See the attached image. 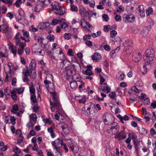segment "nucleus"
Segmentation results:
<instances>
[{
  "label": "nucleus",
  "instance_id": "obj_42",
  "mask_svg": "<svg viewBox=\"0 0 156 156\" xmlns=\"http://www.w3.org/2000/svg\"><path fill=\"white\" fill-rule=\"evenodd\" d=\"M22 3L21 0H16V2L14 3V5L16 7H19Z\"/></svg>",
  "mask_w": 156,
  "mask_h": 156
},
{
  "label": "nucleus",
  "instance_id": "obj_62",
  "mask_svg": "<svg viewBox=\"0 0 156 156\" xmlns=\"http://www.w3.org/2000/svg\"><path fill=\"white\" fill-rule=\"evenodd\" d=\"M67 74L68 76H70L72 74H73V71L71 70L70 69H66Z\"/></svg>",
  "mask_w": 156,
  "mask_h": 156
},
{
  "label": "nucleus",
  "instance_id": "obj_22",
  "mask_svg": "<svg viewBox=\"0 0 156 156\" xmlns=\"http://www.w3.org/2000/svg\"><path fill=\"white\" fill-rule=\"evenodd\" d=\"M49 24L48 22L43 23L40 24V26L41 27L40 28L42 29H44L49 27Z\"/></svg>",
  "mask_w": 156,
  "mask_h": 156
},
{
  "label": "nucleus",
  "instance_id": "obj_27",
  "mask_svg": "<svg viewBox=\"0 0 156 156\" xmlns=\"http://www.w3.org/2000/svg\"><path fill=\"white\" fill-rule=\"evenodd\" d=\"M16 93H17L15 92V91L13 89L11 92L12 98L13 100H17Z\"/></svg>",
  "mask_w": 156,
  "mask_h": 156
},
{
  "label": "nucleus",
  "instance_id": "obj_55",
  "mask_svg": "<svg viewBox=\"0 0 156 156\" xmlns=\"http://www.w3.org/2000/svg\"><path fill=\"white\" fill-rule=\"evenodd\" d=\"M43 120L45 124L48 123L49 124H51L52 123V121L50 119H43Z\"/></svg>",
  "mask_w": 156,
  "mask_h": 156
},
{
  "label": "nucleus",
  "instance_id": "obj_21",
  "mask_svg": "<svg viewBox=\"0 0 156 156\" xmlns=\"http://www.w3.org/2000/svg\"><path fill=\"white\" fill-rule=\"evenodd\" d=\"M1 30H2V32L3 33H7L10 29L7 25H2V26H1Z\"/></svg>",
  "mask_w": 156,
  "mask_h": 156
},
{
  "label": "nucleus",
  "instance_id": "obj_47",
  "mask_svg": "<svg viewBox=\"0 0 156 156\" xmlns=\"http://www.w3.org/2000/svg\"><path fill=\"white\" fill-rule=\"evenodd\" d=\"M30 119H32L33 121H35L37 120V116L35 114H32L30 115Z\"/></svg>",
  "mask_w": 156,
  "mask_h": 156
},
{
  "label": "nucleus",
  "instance_id": "obj_26",
  "mask_svg": "<svg viewBox=\"0 0 156 156\" xmlns=\"http://www.w3.org/2000/svg\"><path fill=\"white\" fill-rule=\"evenodd\" d=\"M30 100L31 101V103L32 104L37 103V100L36 98V96L34 95H30Z\"/></svg>",
  "mask_w": 156,
  "mask_h": 156
},
{
  "label": "nucleus",
  "instance_id": "obj_17",
  "mask_svg": "<svg viewBox=\"0 0 156 156\" xmlns=\"http://www.w3.org/2000/svg\"><path fill=\"white\" fill-rule=\"evenodd\" d=\"M71 64L75 70H77L80 68V64L76 60L72 59Z\"/></svg>",
  "mask_w": 156,
  "mask_h": 156
},
{
  "label": "nucleus",
  "instance_id": "obj_45",
  "mask_svg": "<svg viewBox=\"0 0 156 156\" xmlns=\"http://www.w3.org/2000/svg\"><path fill=\"white\" fill-rule=\"evenodd\" d=\"M117 34V32L115 30L111 31L110 36L112 38H114Z\"/></svg>",
  "mask_w": 156,
  "mask_h": 156
},
{
  "label": "nucleus",
  "instance_id": "obj_16",
  "mask_svg": "<svg viewBox=\"0 0 156 156\" xmlns=\"http://www.w3.org/2000/svg\"><path fill=\"white\" fill-rule=\"evenodd\" d=\"M92 58L94 62H97L101 60V57L98 53L96 52L92 56Z\"/></svg>",
  "mask_w": 156,
  "mask_h": 156
},
{
  "label": "nucleus",
  "instance_id": "obj_5",
  "mask_svg": "<svg viewBox=\"0 0 156 156\" xmlns=\"http://www.w3.org/2000/svg\"><path fill=\"white\" fill-rule=\"evenodd\" d=\"M123 20L126 23H133L135 20V17L134 15L131 13L125 14L123 15Z\"/></svg>",
  "mask_w": 156,
  "mask_h": 156
},
{
  "label": "nucleus",
  "instance_id": "obj_29",
  "mask_svg": "<svg viewBox=\"0 0 156 156\" xmlns=\"http://www.w3.org/2000/svg\"><path fill=\"white\" fill-rule=\"evenodd\" d=\"M88 22L83 19H82L80 21L81 25L83 27H86Z\"/></svg>",
  "mask_w": 156,
  "mask_h": 156
},
{
  "label": "nucleus",
  "instance_id": "obj_40",
  "mask_svg": "<svg viewBox=\"0 0 156 156\" xmlns=\"http://www.w3.org/2000/svg\"><path fill=\"white\" fill-rule=\"evenodd\" d=\"M48 131L51 134V136H55V133L53 132V128L52 127H50L48 129Z\"/></svg>",
  "mask_w": 156,
  "mask_h": 156
},
{
  "label": "nucleus",
  "instance_id": "obj_31",
  "mask_svg": "<svg viewBox=\"0 0 156 156\" xmlns=\"http://www.w3.org/2000/svg\"><path fill=\"white\" fill-rule=\"evenodd\" d=\"M114 14L115 15V20L116 21H121V16L120 15H118L116 12H114Z\"/></svg>",
  "mask_w": 156,
  "mask_h": 156
},
{
  "label": "nucleus",
  "instance_id": "obj_36",
  "mask_svg": "<svg viewBox=\"0 0 156 156\" xmlns=\"http://www.w3.org/2000/svg\"><path fill=\"white\" fill-rule=\"evenodd\" d=\"M24 48H19L18 49V54L20 55H22L23 52L24 50Z\"/></svg>",
  "mask_w": 156,
  "mask_h": 156
},
{
  "label": "nucleus",
  "instance_id": "obj_7",
  "mask_svg": "<svg viewBox=\"0 0 156 156\" xmlns=\"http://www.w3.org/2000/svg\"><path fill=\"white\" fill-rule=\"evenodd\" d=\"M36 65V61L35 59H32L30 64L29 67L31 71L30 73H33L32 76L33 78H35L36 76V73L35 70Z\"/></svg>",
  "mask_w": 156,
  "mask_h": 156
},
{
  "label": "nucleus",
  "instance_id": "obj_3",
  "mask_svg": "<svg viewBox=\"0 0 156 156\" xmlns=\"http://www.w3.org/2000/svg\"><path fill=\"white\" fill-rule=\"evenodd\" d=\"M32 52L36 55L44 56V52L43 50L40 45L36 44L33 45L32 47Z\"/></svg>",
  "mask_w": 156,
  "mask_h": 156
},
{
  "label": "nucleus",
  "instance_id": "obj_8",
  "mask_svg": "<svg viewBox=\"0 0 156 156\" xmlns=\"http://www.w3.org/2000/svg\"><path fill=\"white\" fill-rule=\"evenodd\" d=\"M19 33H17L15 36L14 39L16 45L18 46L19 48L24 47L26 45V43L25 42H23L20 41V37H19Z\"/></svg>",
  "mask_w": 156,
  "mask_h": 156
},
{
  "label": "nucleus",
  "instance_id": "obj_1",
  "mask_svg": "<svg viewBox=\"0 0 156 156\" xmlns=\"http://www.w3.org/2000/svg\"><path fill=\"white\" fill-rule=\"evenodd\" d=\"M154 55V51L152 48H149L147 49L145 52L144 61L147 65L152 64L156 63Z\"/></svg>",
  "mask_w": 156,
  "mask_h": 156
},
{
  "label": "nucleus",
  "instance_id": "obj_25",
  "mask_svg": "<svg viewBox=\"0 0 156 156\" xmlns=\"http://www.w3.org/2000/svg\"><path fill=\"white\" fill-rule=\"evenodd\" d=\"M13 90L15 91L16 93L20 94L23 92L24 89L23 87H21L19 89L16 88L13 89Z\"/></svg>",
  "mask_w": 156,
  "mask_h": 156
},
{
  "label": "nucleus",
  "instance_id": "obj_18",
  "mask_svg": "<svg viewBox=\"0 0 156 156\" xmlns=\"http://www.w3.org/2000/svg\"><path fill=\"white\" fill-rule=\"evenodd\" d=\"M151 29V27L150 26H148L146 28L143 29L141 32V35L143 36L147 35Z\"/></svg>",
  "mask_w": 156,
  "mask_h": 156
},
{
  "label": "nucleus",
  "instance_id": "obj_59",
  "mask_svg": "<svg viewBox=\"0 0 156 156\" xmlns=\"http://www.w3.org/2000/svg\"><path fill=\"white\" fill-rule=\"evenodd\" d=\"M136 85L137 86L141 87L143 86V83L142 81L140 79H138L136 83Z\"/></svg>",
  "mask_w": 156,
  "mask_h": 156
},
{
  "label": "nucleus",
  "instance_id": "obj_50",
  "mask_svg": "<svg viewBox=\"0 0 156 156\" xmlns=\"http://www.w3.org/2000/svg\"><path fill=\"white\" fill-rule=\"evenodd\" d=\"M71 35L69 33H66L64 34V37L67 40H69L71 38Z\"/></svg>",
  "mask_w": 156,
  "mask_h": 156
},
{
  "label": "nucleus",
  "instance_id": "obj_58",
  "mask_svg": "<svg viewBox=\"0 0 156 156\" xmlns=\"http://www.w3.org/2000/svg\"><path fill=\"white\" fill-rule=\"evenodd\" d=\"M50 108L51 109V111L52 112H54L55 111V108H56L54 106V103H52L51 102V101L50 100Z\"/></svg>",
  "mask_w": 156,
  "mask_h": 156
},
{
  "label": "nucleus",
  "instance_id": "obj_37",
  "mask_svg": "<svg viewBox=\"0 0 156 156\" xmlns=\"http://www.w3.org/2000/svg\"><path fill=\"white\" fill-rule=\"evenodd\" d=\"M13 149V152L16 154H19L21 152L20 149L17 146L14 147Z\"/></svg>",
  "mask_w": 156,
  "mask_h": 156
},
{
  "label": "nucleus",
  "instance_id": "obj_48",
  "mask_svg": "<svg viewBox=\"0 0 156 156\" xmlns=\"http://www.w3.org/2000/svg\"><path fill=\"white\" fill-rule=\"evenodd\" d=\"M91 35L90 34H88L87 35H86L83 37V39L84 41H86L87 39H90L91 38Z\"/></svg>",
  "mask_w": 156,
  "mask_h": 156
},
{
  "label": "nucleus",
  "instance_id": "obj_6",
  "mask_svg": "<svg viewBox=\"0 0 156 156\" xmlns=\"http://www.w3.org/2000/svg\"><path fill=\"white\" fill-rule=\"evenodd\" d=\"M50 93L52 95V98L53 100L54 106L55 107L56 109L60 110L61 109V105L59 103L58 99L56 98V94L54 92H51Z\"/></svg>",
  "mask_w": 156,
  "mask_h": 156
},
{
  "label": "nucleus",
  "instance_id": "obj_2",
  "mask_svg": "<svg viewBox=\"0 0 156 156\" xmlns=\"http://www.w3.org/2000/svg\"><path fill=\"white\" fill-rule=\"evenodd\" d=\"M52 9L51 11H53L54 14L57 15H63L65 11L63 10L61 5L58 2H54L52 3L51 5Z\"/></svg>",
  "mask_w": 156,
  "mask_h": 156
},
{
  "label": "nucleus",
  "instance_id": "obj_49",
  "mask_svg": "<svg viewBox=\"0 0 156 156\" xmlns=\"http://www.w3.org/2000/svg\"><path fill=\"white\" fill-rule=\"evenodd\" d=\"M86 101V98L85 96H83V98L79 100L80 103L85 104Z\"/></svg>",
  "mask_w": 156,
  "mask_h": 156
},
{
  "label": "nucleus",
  "instance_id": "obj_10",
  "mask_svg": "<svg viewBox=\"0 0 156 156\" xmlns=\"http://www.w3.org/2000/svg\"><path fill=\"white\" fill-rule=\"evenodd\" d=\"M52 145L54 147V148L60 149L64 143L62 140L59 138L55 140L51 143Z\"/></svg>",
  "mask_w": 156,
  "mask_h": 156
},
{
  "label": "nucleus",
  "instance_id": "obj_51",
  "mask_svg": "<svg viewBox=\"0 0 156 156\" xmlns=\"http://www.w3.org/2000/svg\"><path fill=\"white\" fill-rule=\"evenodd\" d=\"M109 19V17L107 15L105 14L103 15L102 19L104 21L107 22L108 20Z\"/></svg>",
  "mask_w": 156,
  "mask_h": 156
},
{
  "label": "nucleus",
  "instance_id": "obj_33",
  "mask_svg": "<svg viewBox=\"0 0 156 156\" xmlns=\"http://www.w3.org/2000/svg\"><path fill=\"white\" fill-rule=\"evenodd\" d=\"M83 73L86 75H88L89 76L92 75L93 74L92 72L91 71L86 70H83L82 72Z\"/></svg>",
  "mask_w": 156,
  "mask_h": 156
},
{
  "label": "nucleus",
  "instance_id": "obj_23",
  "mask_svg": "<svg viewBox=\"0 0 156 156\" xmlns=\"http://www.w3.org/2000/svg\"><path fill=\"white\" fill-rule=\"evenodd\" d=\"M9 48L10 51H11L13 55L15 56L16 55L17 53L16 47V46L13 45Z\"/></svg>",
  "mask_w": 156,
  "mask_h": 156
},
{
  "label": "nucleus",
  "instance_id": "obj_13",
  "mask_svg": "<svg viewBox=\"0 0 156 156\" xmlns=\"http://www.w3.org/2000/svg\"><path fill=\"white\" fill-rule=\"evenodd\" d=\"M137 10L138 12L140 13V16L141 17H143L145 16V11L146 10L145 7L143 5L139 6Z\"/></svg>",
  "mask_w": 156,
  "mask_h": 156
},
{
  "label": "nucleus",
  "instance_id": "obj_38",
  "mask_svg": "<svg viewBox=\"0 0 156 156\" xmlns=\"http://www.w3.org/2000/svg\"><path fill=\"white\" fill-rule=\"evenodd\" d=\"M53 79L52 76L51 74L49 73L47 74L46 76V79L48 81L51 82V80H53Z\"/></svg>",
  "mask_w": 156,
  "mask_h": 156
},
{
  "label": "nucleus",
  "instance_id": "obj_64",
  "mask_svg": "<svg viewBox=\"0 0 156 156\" xmlns=\"http://www.w3.org/2000/svg\"><path fill=\"white\" fill-rule=\"evenodd\" d=\"M150 107L151 108L153 109L156 108V102L155 101L151 103Z\"/></svg>",
  "mask_w": 156,
  "mask_h": 156
},
{
  "label": "nucleus",
  "instance_id": "obj_56",
  "mask_svg": "<svg viewBox=\"0 0 156 156\" xmlns=\"http://www.w3.org/2000/svg\"><path fill=\"white\" fill-rule=\"evenodd\" d=\"M110 26L109 25H105L104 26V30L105 32H108L110 29Z\"/></svg>",
  "mask_w": 156,
  "mask_h": 156
},
{
  "label": "nucleus",
  "instance_id": "obj_39",
  "mask_svg": "<svg viewBox=\"0 0 156 156\" xmlns=\"http://www.w3.org/2000/svg\"><path fill=\"white\" fill-rule=\"evenodd\" d=\"M18 110V105L15 104L13 106V108L12 110V112L13 113H15Z\"/></svg>",
  "mask_w": 156,
  "mask_h": 156
},
{
  "label": "nucleus",
  "instance_id": "obj_28",
  "mask_svg": "<svg viewBox=\"0 0 156 156\" xmlns=\"http://www.w3.org/2000/svg\"><path fill=\"white\" fill-rule=\"evenodd\" d=\"M139 133L143 135H145L147 133V130L144 128H142L139 130Z\"/></svg>",
  "mask_w": 156,
  "mask_h": 156
},
{
  "label": "nucleus",
  "instance_id": "obj_4",
  "mask_svg": "<svg viewBox=\"0 0 156 156\" xmlns=\"http://www.w3.org/2000/svg\"><path fill=\"white\" fill-rule=\"evenodd\" d=\"M59 54L62 57V58L61 57L60 59L62 60V62L63 64V67L65 69H68V67L70 65V63L69 61L68 60L65 56L64 53L61 51H60L59 52Z\"/></svg>",
  "mask_w": 156,
  "mask_h": 156
},
{
  "label": "nucleus",
  "instance_id": "obj_20",
  "mask_svg": "<svg viewBox=\"0 0 156 156\" xmlns=\"http://www.w3.org/2000/svg\"><path fill=\"white\" fill-rule=\"evenodd\" d=\"M64 19L63 18L59 20L54 19L52 20L51 22V25L54 26L55 25L58 23L61 22Z\"/></svg>",
  "mask_w": 156,
  "mask_h": 156
},
{
  "label": "nucleus",
  "instance_id": "obj_54",
  "mask_svg": "<svg viewBox=\"0 0 156 156\" xmlns=\"http://www.w3.org/2000/svg\"><path fill=\"white\" fill-rule=\"evenodd\" d=\"M10 123H11L12 125H14L15 124V120L16 119L13 116L10 117Z\"/></svg>",
  "mask_w": 156,
  "mask_h": 156
},
{
  "label": "nucleus",
  "instance_id": "obj_43",
  "mask_svg": "<svg viewBox=\"0 0 156 156\" xmlns=\"http://www.w3.org/2000/svg\"><path fill=\"white\" fill-rule=\"evenodd\" d=\"M23 36L27 38H28L29 37V33L28 31H26L25 30H22Z\"/></svg>",
  "mask_w": 156,
  "mask_h": 156
},
{
  "label": "nucleus",
  "instance_id": "obj_60",
  "mask_svg": "<svg viewBox=\"0 0 156 156\" xmlns=\"http://www.w3.org/2000/svg\"><path fill=\"white\" fill-rule=\"evenodd\" d=\"M131 89L133 91H134L135 92H136L137 93H138L140 92V90L138 89L137 87H136L135 86H133L132 88Z\"/></svg>",
  "mask_w": 156,
  "mask_h": 156
},
{
  "label": "nucleus",
  "instance_id": "obj_34",
  "mask_svg": "<svg viewBox=\"0 0 156 156\" xmlns=\"http://www.w3.org/2000/svg\"><path fill=\"white\" fill-rule=\"evenodd\" d=\"M29 89L30 95L35 94V89L33 85L29 87Z\"/></svg>",
  "mask_w": 156,
  "mask_h": 156
},
{
  "label": "nucleus",
  "instance_id": "obj_30",
  "mask_svg": "<svg viewBox=\"0 0 156 156\" xmlns=\"http://www.w3.org/2000/svg\"><path fill=\"white\" fill-rule=\"evenodd\" d=\"M50 0H37V1L40 2L41 3L46 5L50 3Z\"/></svg>",
  "mask_w": 156,
  "mask_h": 156
},
{
  "label": "nucleus",
  "instance_id": "obj_11",
  "mask_svg": "<svg viewBox=\"0 0 156 156\" xmlns=\"http://www.w3.org/2000/svg\"><path fill=\"white\" fill-rule=\"evenodd\" d=\"M61 128L62 129V134L63 136H66L69 132L67 125L64 122L61 123Z\"/></svg>",
  "mask_w": 156,
  "mask_h": 156
},
{
  "label": "nucleus",
  "instance_id": "obj_15",
  "mask_svg": "<svg viewBox=\"0 0 156 156\" xmlns=\"http://www.w3.org/2000/svg\"><path fill=\"white\" fill-rule=\"evenodd\" d=\"M44 5V4L41 3V2L37 1L35 6L34 8V10L36 12H39L42 10Z\"/></svg>",
  "mask_w": 156,
  "mask_h": 156
},
{
  "label": "nucleus",
  "instance_id": "obj_19",
  "mask_svg": "<svg viewBox=\"0 0 156 156\" xmlns=\"http://www.w3.org/2000/svg\"><path fill=\"white\" fill-rule=\"evenodd\" d=\"M125 76L124 74L121 72H118L116 75L117 78L119 80H122Z\"/></svg>",
  "mask_w": 156,
  "mask_h": 156
},
{
  "label": "nucleus",
  "instance_id": "obj_63",
  "mask_svg": "<svg viewBox=\"0 0 156 156\" xmlns=\"http://www.w3.org/2000/svg\"><path fill=\"white\" fill-rule=\"evenodd\" d=\"M152 12V9L151 8H149L146 11V14L148 15H149L151 14Z\"/></svg>",
  "mask_w": 156,
  "mask_h": 156
},
{
  "label": "nucleus",
  "instance_id": "obj_12",
  "mask_svg": "<svg viewBox=\"0 0 156 156\" xmlns=\"http://www.w3.org/2000/svg\"><path fill=\"white\" fill-rule=\"evenodd\" d=\"M133 44V42L132 40L128 38H125L124 39V42L123 43V45L125 47L131 50L132 48V46Z\"/></svg>",
  "mask_w": 156,
  "mask_h": 156
},
{
  "label": "nucleus",
  "instance_id": "obj_14",
  "mask_svg": "<svg viewBox=\"0 0 156 156\" xmlns=\"http://www.w3.org/2000/svg\"><path fill=\"white\" fill-rule=\"evenodd\" d=\"M141 55L139 51L135 52L133 53V59L135 62H138L141 59Z\"/></svg>",
  "mask_w": 156,
  "mask_h": 156
},
{
  "label": "nucleus",
  "instance_id": "obj_9",
  "mask_svg": "<svg viewBox=\"0 0 156 156\" xmlns=\"http://www.w3.org/2000/svg\"><path fill=\"white\" fill-rule=\"evenodd\" d=\"M103 119L105 124L110 125L112 122L113 117L109 114H105L103 116Z\"/></svg>",
  "mask_w": 156,
  "mask_h": 156
},
{
  "label": "nucleus",
  "instance_id": "obj_32",
  "mask_svg": "<svg viewBox=\"0 0 156 156\" xmlns=\"http://www.w3.org/2000/svg\"><path fill=\"white\" fill-rule=\"evenodd\" d=\"M147 65L144 64V65L143 67L141 69L140 71L143 74H146L147 72V69L146 68Z\"/></svg>",
  "mask_w": 156,
  "mask_h": 156
},
{
  "label": "nucleus",
  "instance_id": "obj_61",
  "mask_svg": "<svg viewBox=\"0 0 156 156\" xmlns=\"http://www.w3.org/2000/svg\"><path fill=\"white\" fill-rule=\"evenodd\" d=\"M93 107H95V105L93 103H91L89 105V107L87 108V111H89V113L90 114V110L91 109V108H93Z\"/></svg>",
  "mask_w": 156,
  "mask_h": 156
},
{
  "label": "nucleus",
  "instance_id": "obj_24",
  "mask_svg": "<svg viewBox=\"0 0 156 156\" xmlns=\"http://www.w3.org/2000/svg\"><path fill=\"white\" fill-rule=\"evenodd\" d=\"M34 39L37 42L41 43L43 44V39L39 36H34Z\"/></svg>",
  "mask_w": 156,
  "mask_h": 156
},
{
  "label": "nucleus",
  "instance_id": "obj_46",
  "mask_svg": "<svg viewBox=\"0 0 156 156\" xmlns=\"http://www.w3.org/2000/svg\"><path fill=\"white\" fill-rule=\"evenodd\" d=\"M24 16H21L17 15L16 16V20L20 23H21V22H20L21 20H23L24 19Z\"/></svg>",
  "mask_w": 156,
  "mask_h": 156
},
{
  "label": "nucleus",
  "instance_id": "obj_52",
  "mask_svg": "<svg viewBox=\"0 0 156 156\" xmlns=\"http://www.w3.org/2000/svg\"><path fill=\"white\" fill-rule=\"evenodd\" d=\"M71 11H77L78 10V8L77 6L74 5H71V7L70 8Z\"/></svg>",
  "mask_w": 156,
  "mask_h": 156
},
{
  "label": "nucleus",
  "instance_id": "obj_41",
  "mask_svg": "<svg viewBox=\"0 0 156 156\" xmlns=\"http://www.w3.org/2000/svg\"><path fill=\"white\" fill-rule=\"evenodd\" d=\"M47 38L50 42H52L54 41L55 38L53 35L50 34L48 36Z\"/></svg>",
  "mask_w": 156,
  "mask_h": 156
},
{
  "label": "nucleus",
  "instance_id": "obj_53",
  "mask_svg": "<svg viewBox=\"0 0 156 156\" xmlns=\"http://www.w3.org/2000/svg\"><path fill=\"white\" fill-rule=\"evenodd\" d=\"M109 96L111 98L114 99L116 96V94L114 92H111L109 94Z\"/></svg>",
  "mask_w": 156,
  "mask_h": 156
},
{
  "label": "nucleus",
  "instance_id": "obj_44",
  "mask_svg": "<svg viewBox=\"0 0 156 156\" xmlns=\"http://www.w3.org/2000/svg\"><path fill=\"white\" fill-rule=\"evenodd\" d=\"M101 31H98L96 33H93L91 34V36L95 38L96 37L99 36L101 34Z\"/></svg>",
  "mask_w": 156,
  "mask_h": 156
},
{
  "label": "nucleus",
  "instance_id": "obj_57",
  "mask_svg": "<svg viewBox=\"0 0 156 156\" xmlns=\"http://www.w3.org/2000/svg\"><path fill=\"white\" fill-rule=\"evenodd\" d=\"M103 90L105 93H108L110 91V88L109 87L107 86L105 88H103Z\"/></svg>",
  "mask_w": 156,
  "mask_h": 156
},
{
  "label": "nucleus",
  "instance_id": "obj_35",
  "mask_svg": "<svg viewBox=\"0 0 156 156\" xmlns=\"http://www.w3.org/2000/svg\"><path fill=\"white\" fill-rule=\"evenodd\" d=\"M78 84L75 81H73L70 82V86L72 89H74L76 87Z\"/></svg>",
  "mask_w": 156,
  "mask_h": 156
}]
</instances>
